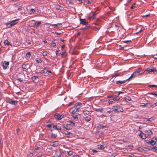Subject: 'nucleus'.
<instances>
[{
    "instance_id": "nucleus-1",
    "label": "nucleus",
    "mask_w": 157,
    "mask_h": 157,
    "mask_svg": "<svg viewBox=\"0 0 157 157\" xmlns=\"http://www.w3.org/2000/svg\"><path fill=\"white\" fill-rule=\"evenodd\" d=\"M75 124L71 121H69L67 122L66 124L63 125V127L67 130H70L72 128L73 126H75Z\"/></svg>"
},
{
    "instance_id": "nucleus-2",
    "label": "nucleus",
    "mask_w": 157,
    "mask_h": 157,
    "mask_svg": "<svg viewBox=\"0 0 157 157\" xmlns=\"http://www.w3.org/2000/svg\"><path fill=\"white\" fill-rule=\"evenodd\" d=\"M112 110L115 112H121L123 111V109L119 105H115L113 106Z\"/></svg>"
},
{
    "instance_id": "nucleus-3",
    "label": "nucleus",
    "mask_w": 157,
    "mask_h": 157,
    "mask_svg": "<svg viewBox=\"0 0 157 157\" xmlns=\"http://www.w3.org/2000/svg\"><path fill=\"white\" fill-rule=\"evenodd\" d=\"M143 73V71H141L140 69H137L135 70V71L132 74L131 76L132 78H134L137 75H141Z\"/></svg>"
},
{
    "instance_id": "nucleus-4",
    "label": "nucleus",
    "mask_w": 157,
    "mask_h": 157,
    "mask_svg": "<svg viewBox=\"0 0 157 157\" xmlns=\"http://www.w3.org/2000/svg\"><path fill=\"white\" fill-rule=\"evenodd\" d=\"M18 20V19H16L14 20H12L11 21H9V22L6 23V25H9V26H8V28H10L11 27L17 23Z\"/></svg>"
},
{
    "instance_id": "nucleus-5",
    "label": "nucleus",
    "mask_w": 157,
    "mask_h": 157,
    "mask_svg": "<svg viewBox=\"0 0 157 157\" xmlns=\"http://www.w3.org/2000/svg\"><path fill=\"white\" fill-rule=\"evenodd\" d=\"M145 141L146 142V143L147 145L151 147V146H154L156 144V141L154 139H152V138L149 141L147 140H145Z\"/></svg>"
},
{
    "instance_id": "nucleus-6",
    "label": "nucleus",
    "mask_w": 157,
    "mask_h": 157,
    "mask_svg": "<svg viewBox=\"0 0 157 157\" xmlns=\"http://www.w3.org/2000/svg\"><path fill=\"white\" fill-rule=\"evenodd\" d=\"M100 27L99 26L97 25V26H91L89 25V33H92L91 31V29H94V30L98 31L100 29Z\"/></svg>"
},
{
    "instance_id": "nucleus-7",
    "label": "nucleus",
    "mask_w": 157,
    "mask_h": 157,
    "mask_svg": "<svg viewBox=\"0 0 157 157\" xmlns=\"http://www.w3.org/2000/svg\"><path fill=\"white\" fill-rule=\"evenodd\" d=\"M144 134L147 138L148 136H151L153 134L152 131L150 129L146 130L144 131Z\"/></svg>"
},
{
    "instance_id": "nucleus-8",
    "label": "nucleus",
    "mask_w": 157,
    "mask_h": 157,
    "mask_svg": "<svg viewBox=\"0 0 157 157\" xmlns=\"http://www.w3.org/2000/svg\"><path fill=\"white\" fill-rule=\"evenodd\" d=\"M83 117L85 119L87 122L88 121V117L87 116L88 115V111L84 110L83 111Z\"/></svg>"
},
{
    "instance_id": "nucleus-9",
    "label": "nucleus",
    "mask_w": 157,
    "mask_h": 157,
    "mask_svg": "<svg viewBox=\"0 0 157 157\" xmlns=\"http://www.w3.org/2000/svg\"><path fill=\"white\" fill-rule=\"evenodd\" d=\"M96 15V13L95 11L91 12L89 15V21L93 20L95 18V16Z\"/></svg>"
},
{
    "instance_id": "nucleus-10",
    "label": "nucleus",
    "mask_w": 157,
    "mask_h": 157,
    "mask_svg": "<svg viewBox=\"0 0 157 157\" xmlns=\"http://www.w3.org/2000/svg\"><path fill=\"white\" fill-rule=\"evenodd\" d=\"M8 102L10 104L15 105L17 104L18 101H16L13 100L12 99H10L8 101Z\"/></svg>"
},
{
    "instance_id": "nucleus-11",
    "label": "nucleus",
    "mask_w": 157,
    "mask_h": 157,
    "mask_svg": "<svg viewBox=\"0 0 157 157\" xmlns=\"http://www.w3.org/2000/svg\"><path fill=\"white\" fill-rule=\"evenodd\" d=\"M139 131L140 132V133L139 134V136L141 139H144L147 138L144 133L143 132L140 130H139Z\"/></svg>"
},
{
    "instance_id": "nucleus-12",
    "label": "nucleus",
    "mask_w": 157,
    "mask_h": 157,
    "mask_svg": "<svg viewBox=\"0 0 157 157\" xmlns=\"http://www.w3.org/2000/svg\"><path fill=\"white\" fill-rule=\"evenodd\" d=\"M91 58H92V55H90V56H89V61H90V62L91 63V64H94V65H93V66H92V67L93 68H94L95 66L94 64L96 63V61H95V60L92 61L91 59V60L90 59H91ZM90 63L89 62V63Z\"/></svg>"
},
{
    "instance_id": "nucleus-13",
    "label": "nucleus",
    "mask_w": 157,
    "mask_h": 157,
    "mask_svg": "<svg viewBox=\"0 0 157 157\" xmlns=\"http://www.w3.org/2000/svg\"><path fill=\"white\" fill-rule=\"evenodd\" d=\"M9 62L4 61L3 63L2 64L4 69H6L8 66L9 65Z\"/></svg>"
},
{
    "instance_id": "nucleus-14",
    "label": "nucleus",
    "mask_w": 157,
    "mask_h": 157,
    "mask_svg": "<svg viewBox=\"0 0 157 157\" xmlns=\"http://www.w3.org/2000/svg\"><path fill=\"white\" fill-rule=\"evenodd\" d=\"M51 144H50V145L53 147L57 146L59 144V142L58 141H55L51 142Z\"/></svg>"
},
{
    "instance_id": "nucleus-15",
    "label": "nucleus",
    "mask_w": 157,
    "mask_h": 157,
    "mask_svg": "<svg viewBox=\"0 0 157 157\" xmlns=\"http://www.w3.org/2000/svg\"><path fill=\"white\" fill-rule=\"evenodd\" d=\"M81 105L82 103L80 102H78L75 104L74 105V108H75L76 109H77L78 110V109L81 108Z\"/></svg>"
},
{
    "instance_id": "nucleus-16",
    "label": "nucleus",
    "mask_w": 157,
    "mask_h": 157,
    "mask_svg": "<svg viewBox=\"0 0 157 157\" xmlns=\"http://www.w3.org/2000/svg\"><path fill=\"white\" fill-rule=\"evenodd\" d=\"M63 133L66 135H67V136L68 137H71L73 136L72 133L69 132L68 131H63Z\"/></svg>"
},
{
    "instance_id": "nucleus-17",
    "label": "nucleus",
    "mask_w": 157,
    "mask_h": 157,
    "mask_svg": "<svg viewBox=\"0 0 157 157\" xmlns=\"http://www.w3.org/2000/svg\"><path fill=\"white\" fill-rule=\"evenodd\" d=\"M54 117L55 118L58 119L59 120H60L61 119V116L58 113H55V115H54Z\"/></svg>"
},
{
    "instance_id": "nucleus-18",
    "label": "nucleus",
    "mask_w": 157,
    "mask_h": 157,
    "mask_svg": "<svg viewBox=\"0 0 157 157\" xmlns=\"http://www.w3.org/2000/svg\"><path fill=\"white\" fill-rule=\"evenodd\" d=\"M146 149H147V147H140L137 148V150L140 152H142L143 151H146Z\"/></svg>"
},
{
    "instance_id": "nucleus-19",
    "label": "nucleus",
    "mask_w": 157,
    "mask_h": 157,
    "mask_svg": "<svg viewBox=\"0 0 157 157\" xmlns=\"http://www.w3.org/2000/svg\"><path fill=\"white\" fill-rule=\"evenodd\" d=\"M70 111H71V113L73 114H75L76 112L78 111V110L77 109H76L75 108V109H74L73 108H71Z\"/></svg>"
},
{
    "instance_id": "nucleus-20",
    "label": "nucleus",
    "mask_w": 157,
    "mask_h": 157,
    "mask_svg": "<svg viewBox=\"0 0 157 157\" xmlns=\"http://www.w3.org/2000/svg\"><path fill=\"white\" fill-rule=\"evenodd\" d=\"M80 23L81 24H82L83 25H86V24L87 23V22H86V19H82L80 18Z\"/></svg>"
},
{
    "instance_id": "nucleus-21",
    "label": "nucleus",
    "mask_w": 157,
    "mask_h": 157,
    "mask_svg": "<svg viewBox=\"0 0 157 157\" xmlns=\"http://www.w3.org/2000/svg\"><path fill=\"white\" fill-rule=\"evenodd\" d=\"M89 151L91 155H94V153H96L97 151L94 149L90 148L89 149Z\"/></svg>"
},
{
    "instance_id": "nucleus-22",
    "label": "nucleus",
    "mask_w": 157,
    "mask_h": 157,
    "mask_svg": "<svg viewBox=\"0 0 157 157\" xmlns=\"http://www.w3.org/2000/svg\"><path fill=\"white\" fill-rule=\"evenodd\" d=\"M48 25L50 26H55V27H57V26H59L60 27H61V26L62 25L61 23H60V24L58 23L57 24H51L50 23H48Z\"/></svg>"
},
{
    "instance_id": "nucleus-23",
    "label": "nucleus",
    "mask_w": 157,
    "mask_h": 157,
    "mask_svg": "<svg viewBox=\"0 0 157 157\" xmlns=\"http://www.w3.org/2000/svg\"><path fill=\"white\" fill-rule=\"evenodd\" d=\"M98 148L99 149L103 150L105 148L106 146H104L103 145H97Z\"/></svg>"
},
{
    "instance_id": "nucleus-24",
    "label": "nucleus",
    "mask_w": 157,
    "mask_h": 157,
    "mask_svg": "<svg viewBox=\"0 0 157 157\" xmlns=\"http://www.w3.org/2000/svg\"><path fill=\"white\" fill-rule=\"evenodd\" d=\"M41 24L40 21H36L34 25V26L36 27H38Z\"/></svg>"
},
{
    "instance_id": "nucleus-25",
    "label": "nucleus",
    "mask_w": 157,
    "mask_h": 157,
    "mask_svg": "<svg viewBox=\"0 0 157 157\" xmlns=\"http://www.w3.org/2000/svg\"><path fill=\"white\" fill-rule=\"evenodd\" d=\"M107 126L106 125H102L100 124H98L97 126V128L98 129H102L104 128H106Z\"/></svg>"
},
{
    "instance_id": "nucleus-26",
    "label": "nucleus",
    "mask_w": 157,
    "mask_h": 157,
    "mask_svg": "<svg viewBox=\"0 0 157 157\" xmlns=\"http://www.w3.org/2000/svg\"><path fill=\"white\" fill-rule=\"evenodd\" d=\"M48 72L46 68H45L44 70H41V71L39 72V73L40 74H42L43 73L46 74Z\"/></svg>"
},
{
    "instance_id": "nucleus-27",
    "label": "nucleus",
    "mask_w": 157,
    "mask_h": 157,
    "mask_svg": "<svg viewBox=\"0 0 157 157\" xmlns=\"http://www.w3.org/2000/svg\"><path fill=\"white\" fill-rule=\"evenodd\" d=\"M125 82V81L124 80L121 81H118L116 82V84L117 85H120L124 83Z\"/></svg>"
},
{
    "instance_id": "nucleus-28",
    "label": "nucleus",
    "mask_w": 157,
    "mask_h": 157,
    "mask_svg": "<svg viewBox=\"0 0 157 157\" xmlns=\"http://www.w3.org/2000/svg\"><path fill=\"white\" fill-rule=\"evenodd\" d=\"M22 76L21 78H18L17 79V80L20 82H22L23 81V79L24 78H25V75H21Z\"/></svg>"
},
{
    "instance_id": "nucleus-29",
    "label": "nucleus",
    "mask_w": 157,
    "mask_h": 157,
    "mask_svg": "<svg viewBox=\"0 0 157 157\" xmlns=\"http://www.w3.org/2000/svg\"><path fill=\"white\" fill-rule=\"evenodd\" d=\"M56 8L57 10H59L60 11H61L62 10V7L61 6L58 5L56 6Z\"/></svg>"
},
{
    "instance_id": "nucleus-30",
    "label": "nucleus",
    "mask_w": 157,
    "mask_h": 157,
    "mask_svg": "<svg viewBox=\"0 0 157 157\" xmlns=\"http://www.w3.org/2000/svg\"><path fill=\"white\" fill-rule=\"evenodd\" d=\"M53 128L54 129H56L57 130H59L61 129V128L59 126L57 127L56 125H53Z\"/></svg>"
},
{
    "instance_id": "nucleus-31",
    "label": "nucleus",
    "mask_w": 157,
    "mask_h": 157,
    "mask_svg": "<svg viewBox=\"0 0 157 157\" xmlns=\"http://www.w3.org/2000/svg\"><path fill=\"white\" fill-rule=\"evenodd\" d=\"M147 71L148 73H150L151 72H153V71L152 69L147 68L146 70L144 71V72Z\"/></svg>"
},
{
    "instance_id": "nucleus-32",
    "label": "nucleus",
    "mask_w": 157,
    "mask_h": 157,
    "mask_svg": "<svg viewBox=\"0 0 157 157\" xmlns=\"http://www.w3.org/2000/svg\"><path fill=\"white\" fill-rule=\"evenodd\" d=\"M32 80L34 81L36 80H38V77L37 76H34L32 77Z\"/></svg>"
},
{
    "instance_id": "nucleus-33",
    "label": "nucleus",
    "mask_w": 157,
    "mask_h": 157,
    "mask_svg": "<svg viewBox=\"0 0 157 157\" xmlns=\"http://www.w3.org/2000/svg\"><path fill=\"white\" fill-rule=\"evenodd\" d=\"M103 108H99L98 109H95V111L97 112H102L103 111Z\"/></svg>"
},
{
    "instance_id": "nucleus-34",
    "label": "nucleus",
    "mask_w": 157,
    "mask_h": 157,
    "mask_svg": "<svg viewBox=\"0 0 157 157\" xmlns=\"http://www.w3.org/2000/svg\"><path fill=\"white\" fill-rule=\"evenodd\" d=\"M4 43L5 44L7 45H11L10 43L7 40H5Z\"/></svg>"
},
{
    "instance_id": "nucleus-35",
    "label": "nucleus",
    "mask_w": 157,
    "mask_h": 157,
    "mask_svg": "<svg viewBox=\"0 0 157 157\" xmlns=\"http://www.w3.org/2000/svg\"><path fill=\"white\" fill-rule=\"evenodd\" d=\"M120 99V98L118 96H116V97H114L113 98V100L114 101H117L118 100H119Z\"/></svg>"
},
{
    "instance_id": "nucleus-36",
    "label": "nucleus",
    "mask_w": 157,
    "mask_h": 157,
    "mask_svg": "<svg viewBox=\"0 0 157 157\" xmlns=\"http://www.w3.org/2000/svg\"><path fill=\"white\" fill-rule=\"evenodd\" d=\"M151 149L153 150V151L157 153V147L155 146L154 147H152L151 148Z\"/></svg>"
},
{
    "instance_id": "nucleus-37",
    "label": "nucleus",
    "mask_w": 157,
    "mask_h": 157,
    "mask_svg": "<svg viewBox=\"0 0 157 157\" xmlns=\"http://www.w3.org/2000/svg\"><path fill=\"white\" fill-rule=\"evenodd\" d=\"M57 136V135L56 134H53L52 133V134L51 137L52 138H56Z\"/></svg>"
},
{
    "instance_id": "nucleus-38",
    "label": "nucleus",
    "mask_w": 157,
    "mask_h": 157,
    "mask_svg": "<svg viewBox=\"0 0 157 157\" xmlns=\"http://www.w3.org/2000/svg\"><path fill=\"white\" fill-rule=\"evenodd\" d=\"M125 98L126 100H127L128 101H131V99L130 97H129L128 96H126L125 97Z\"/></svg>"
},
{
    "instance_id": "nucleus-39",
    "label": "nucleus",
    "mask_w": 157,
    "mask_h": 157,
    "mask_svg": "<svg viewBox=\"0 0 157 157\" xmlns=\"http://www.w3.org/2000/svg\"><path fill=\"white\" fill-rule=\"evenodd\" d=\"M136 4L135 3H133L132 5L131 6V9H133L135 8V7H136Z\"/></svg>"
},
{
    "instance_id": "nucleus-40",
    "label": "nucleus",
    "mask_w": 157,
    "mask_h": 157,
    "mask_svg": "<svg viewBox=\"0 0 157 157\" xmlns=\"http://www.w3.org/2000/svg\"><path fill=\"white\" fill-rule=\"evenodd\" d=\"M121 76V75L119 73L115 74L114 75H113L112 76V78H113L114 77H117V76Z\"/></svg>"
},
{
    "instance_id": "nucleus-41",
    "label": "nucleus",
    "mask_w": 157,
    "mask_h": 157,
    "mask_svg": "<svg viewBox=\"0 0 157 157\" xmlns=\"http://www.w3.org/2000/svg\"><path fill=\"white\" fill-rule=\"evenodd\" d=\"M157 55H151V56L155 59H157Z\"/></svg>"
},
{
    "instance_id": "nucleus-42",
    "label": "nucleus",
    "mask_w": 157,
    "mask_h": 157,
    "mask_svg": "<svg viewBox=\"0 0 157 157\" xmlns=\"http://www.w3.org/2000/svg\"><path fill=\"white\" fill-rule=\"evenodd\" d=\"M148 87L150 88L151 87L157 88V85H150L148 86Z\"/></svg>"
},
{
    "instance_id": "nucleus-43",
    "label": "nucleus",
    "mask_w": 157,
    "mask_h": 157,
    "mask_svg": "<svg viewBox=\"0 0 157 157\" xmlns=\"http://www.w3.org/2000/svg\"><path fill=\"white\" fill-rule=\"evenodd\" d=\"M124 43H129L130 44L131 42V41L130 40H124L123 41Z\"/></svg>"
},
{
    "instance_id": "nucleus-44",
    "label": "nucleus",
    "mask_w": 157,
    "mask_h": 157,
    "mask_svg": "<svg viewBox=\"0 0 157 157\" xmlns=\"http://www.w3.org/2000/svg\"><path fill=\"white\" fill-rule=\"evenodd\" d=\"M31 55L30 52H28L26 53V56L28 57H29Z\"/></svg>"
},
{
    "instance_id": "nucleus-45",
    "label": "nucleus",
    "mask_w": 157,
    "mask_h": 157,
    "mask_svg": "<svg viewBox=\"0 0 157 157\" xmlns=\"http://www.w3.org/2000/svg\"><path fill=\"white\" fill-rule=\"evenodd\" d=\"M72 117L75 120H78V118L77 117V115H75V116H73Z\"/></svg>"
},
{
    "instance_id": "nucleus-46",
    "label": "nucleus",
    "mask_w": 157,
    "mask_h": 157,
    "mask_svg": "<svg viewBox=\"0 0 157 157\" xmlns=\"http://www.w3.org/2000/svg\"><path fill=\"white\" fill-rule=\"evenodd\" d=\"M26 64H22V68L23 69H26Z\"/></svg>"
},
{
    "instance_id": "nucleus-47",
    "label": "nucleus",
    "mask_w": 157,
    "mask_h": 157,
    "mask_svg": "<svg viewBox=\"0 0 157 157\" xmlns=\"http://www.w3.org/2000/svg\"><path fill=\"white\" fill-rule=\"evenodd\" d=\"M128 157H138L137 156L134 155L133 154L129 155Z\"/></svg>"
},
{
    "instance_id": "nucleus-48",
    "label": "nucleus",
    "mask_w": 157,
    "mask_h": 157,
    "mask_svg": "<svg viewBox=\"0 0 157 157\" xmlns=\"http://www.w3.org/2000/svg\"><path fill=\"white\" fill-rule=\"evenodd\" d=\"M51 45L52 46L55 47L56 46V44L55 42H52L51 43Z\"/></svg>"
},
{
    "instance_id": "nucleus-49",
    "label": "nucleus",
    "mask_w": 157,
    "mask_h": 157,
    "mask_svg": "<svg viewBox=\"0 0 157 157\" xmlns=\"http://www.w3.org/2000/svg\"><path fill=\"white\" fill-rule=\"evenodd\" d=\"M36 62L38 63H42V60L40 59H39L38 60H36Z\"/></svg>"
},
{
    "instance_id": "nucleus-50",
    "label": "nucleus",
    "mask_w": 157,
    "mask_h": 157,
    "mask_svg": "<svg viewBox=\"0 0 157 157\" xmlns=\"http://www.w3.org/2000/svg\"><path fill=\"white\" fill-rule=\"evenodd\" d=\"M59 51H58V50H56V55L58 56H59L60 54V53H59Z\"/></svg>"
},
{
    "instance_id": "nucleus-51",
    "label": "nucleus",
    "mask_w": 157,
    "mask_h": 157,
    "mask_svg": "<svg viewBox=\"0 0 157 157\" xmlns=\"http://www.w3.org/2000/svg\"><path fill=\"white\" fill-rule=\"evenodd\" d=\"M43 55L44 56H47V52L46 51L44 52L43 53Z\"/></svg>"
},
{
    "instance_id": "nucleus-52",
    "label": "nucleus",
    "mask_w": 157,
    "mask_h": 157,
    "mask_svg": "<svg viewBox=\"0 0 157 157\" xmlns=\"http://www.w3.org/2000/svg\"><path fill=\"white\" fill-rule=\"evenodd\" d=\"M115 26L116 27H119V26L115 24H112V25L110 27H113Z\"/></svg>"
},
{
    "instance_id": "nucleus-53",
    "label": "nucleus",
    "mask_w": 157,
    "mask_h": 157,
    "mask_svg": "<svg viewBox=\"0 0 157 157\" xmlns=\"http://www.w3.org/2000/svg\"><path fill=\"white\" fill-rule=\"evenodd\" d=\"M58 153H57V154L56 155L55 157H60L61 156V154L60 153H59V154H58Z\"/></svg>"
},
{
    "instance_id": "nucleus-54",
    "label": "nucleus",
    "mask_w": 157,
    "mask_h": 157,
    "mask_svg": "<svg viewBox=\"0 0 157 157\" xmlns=\"http://www.w3.org/2000/svg\"><path fill=\"white\" fill-rule=\"evenodd\" d=\"M132 78V77H131V76L129 78H128L126 79V80H124V81H125V82H126L127 81H128L130 80V79Z\"/></svg>"
},
{
    "instance_id": "nucleus-55",
    "label": "nucleus",
    "mask_w": 157,
    "mask_h": 157,
    "mask_svg": "<svg viewBox=\"0 0 157 157\" xmlns=\"http://www.w3.org/2000/svg\"><path fill=\"white\" fill-rule=\"evenodd\" d=\"M152 69L153 71V73H154L155 72H157V70H156L155 67H153Z\"/></svg>"
},
{
    "instance_id": "nucleus-56",
    "label": "nucleus",
    "mask_w": 157,
    "mask_h": 157,
    "mask_svg": "<svg viewBox=\"0 0 157 157\" xmlns=\"http://www.w3.org/2000/svg\"><path fill=\"white\" fill-rule=\"evenodd\" d=\"M30 11L32 13H34L35 11V10L33 9H31Z\"/></svg>"
},
{
    "instance_id": "nucleus-57",
    "label": "nucleus",
    "mask_w": 157,
    "mask_h": 157,
    "mask_svg": "<svg viewBox=\"0 0 157 157\" xmlns=\"http://www.w3.org/2000/svg\"><path fill=\"white\" fill-rule=\"evenodd\" d=\"M154 119L153 118V117H151L150 118H148V121H151L153 120H154Z\"/></svg>"
},
{
    "instance_id": "nucleus-58",
    "label": "nucleus",
    "mask_w": 157,
    "mask_h": 157,
    "mask_svg": "<svg viewBox=\"0 0 157 157\" xmlns=\"http://www.w3.org/2000/svg\"><path fill=\"white\" fill-rule=\"evenodd\" d=\"M113 102L112 99H110L109 101V104H112Z\"/></svg>"
},
{
    "instance_id": "nucleus-59",
    "label": "nucleus",
    "mask_w": 157,
    "mask_h": 157,
    "mask_svg": "<svg viewBox=\"0 0 157 157\" xmlns=\"http://www.w3.org/2000/svg\"><path fill=\"white\" fill-rule=\"evenodd\" d=\"M52 124H48L46 125V127L51 128L52 127Z\"/></svg>"
},
{
    "instance_id": "nucleus-60",
    "label": "nucleus",
    "mask_w": 157,
    "mask_h": 157,
    "mask_svg": "<svg viewBox=\"0 0 157 157\" xmlns=\"http://www.w3.org/2000/svg\"><path fill=\"white\" fill-rule=\"evenodd\" d=\"M72 153L73 152L72 151H70L68 152V154L70 155H72Z\"/></svg>"
},
{
    "instance_id": "nucleus-61",
    "label": "nucleus",
    "mask_w": 157,
    "mask_h": 157,
    "mask_svg": "<svg viewBox=\"0 0 157 157\" xmlns=\"http://www.w3.org/2000/svg\"><path fill=\"white\" fill-rule=\"evenodd\" d=\"M148 118H143L144 121H148Z\"/></svg>"
},
{
    "instance_id": "nucleus-62",
    "label": "nucleus",
    "mask_w": 157,
    "mask_h": 157,
    "mask_svg": "<svg viewBox=\"0 0 157 157\" xmlns=\"http://www.w3.org/2000/svg\"><path fill=\"white\" fill-rule=\"evenodd\" d=\"M61 56L62 57H63V56H64L65 54V52H62L60 54Z\"/></svg>"
},
{
    "instance_id": "nucleus-63",
    "label": "nucleus",
    "mask_w": 157,
    "mask_h": 157,
    "mask_svg": "<svg viewBox=\"0 0 157 157\" xmlns=\"http://www.w3.org/2000/svg\"><path fill=\"white\" fill-rule=\"evenodd\" d=\"M113 95H110L108 96L107 98H112L113 97Z\"/></svg>"
},
{
    "instance_id": "nucleus-64",
    "label": "nucleus",
    "mask_w": 157,
    "mask_h": 157,
    "mask_svg": "<svg viewBox=\"0 0 157 157\" xmlns=\"http://www.w3.org/2000/svg\"><path fill=\"white\" fill-rule=\"evenodd\" d=\"M152 139H154L156 141V142H157V138H156L155 137H152Z\"/></svg>"
}]
</instances>
